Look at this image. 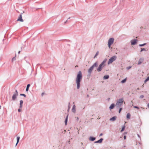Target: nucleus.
Wrapping results in <instances>:
<instances>
[{
  "instance_id": "1",
  "label": "nucleus",
  "mask_w": 149,
  "mask_h": 149,
  "mask_svg": "<svg viewBox=\"0 0 149 149\" xmlns=\"http://www.w3.org/2000/svg\"><path fill=\"white\" fill-rule=\"evenodd\" d=\"M82 77V73L81 71H79L77 74L76 79V82L77 85V88L79 89L80 87V82Z\"/></svg>"
},
{
  "instance_id": "2",
  "label": "nucleus",
  "mask_w": 149,
  "mask_h": 149,
  "mask_svg": "<svg viewBox=\"0 0 149 149\" xmlns=\"http://www.w3.org/2000/svg\"><path fill=\"white\" fill-rule=\"evenodd\" d=\"M98 65V63L97 62H96L93 64V65L91 66L89 68L88 70V75L89 76H90L94 68L95 67H97Z\"/></svg>"
},
{
  "instance_id": "3",
  "label": "nucleus",
  "mask_w": 149,
  "mask_h": 149,
  "mask_svg": "<svg viewBox=\"0 0 149 149\" xmlns=\"http://www.w3.org/2000/svg\"><path fill=\"white\" fill-rule=\"evenodd\" d=\"M107 61V59L106 58L99 65L97 69V70L98 72H100L102 71V69L105 65V63Z\"/></svg>"
},
{
  "instance_id": "4",
  "label": "nucleus",
  "mask_w": 149,
  "mask_h": 149,
  "mask_svg": "<svg viewBox=\"0 0 149 149\" xmlns=\"http://www.w3.org/2000/svg\"><path fill=\"white\" fill-rule=\"evenodd\" d=\"M124 102L123 98H121L118 100L115 105V106L117 108H119L123 104Z\"/></svg>"
},
{
  "instance_id": "5",
  "label": "nucleus",
  "mask_w": 149,
  "mask_h": 149,
  "mask_svg": "<svg viewBox=\"0 0 149 149\" xmlns=\"http://www.w3.org/2000/svg\"><path fill=\"white\" fill-rule=\"evenodd\" d=\"M117 58V57L116 56H114L112 57L109 59L108 62V64H109L112 63L115 61Z\"/></svg>"
},
{
  "instance_id": "6",
  "label": "nucleus",
  "mask_w": 149,
  "mask_h": 149,
  "mask_svg": "<svg viewBox=\"0 0 149 149\" xmlns=\"http://www.w3.org/2000/svg\"><path fill=\"white\" fill-rule=\"evenodd\" d=\"M18 93L17 90L14 93L12 97V100L13 101H15L17 99V96H18Z\"/></svg>"
},
{
  "instance_id": "7",
  "label": "nucleus",
  "mask_w": 149,
  "mask_h": 149,
  "mask_svg": "<svg viewBox=\"0 0 149 149\" xmlns=\"http://www.w3.org/2000/svg\"><path fill=\"white\" fill-rule=\"evenodd\" d=\"M114 39L113 38H111L109 39L108 41V45L109 48L111 47V45L113 43Z\"/></svg>"
},
{
  "instance_id": "8",
  "label": "nucleus",
  "mask_w": 149,
  "mask_h": 149,
  "mask_svg": "<svg viewBox=\"0 0 149 149\" xmlns=\"http://www.w3.org/2000/svg\"><path fill=\"white\" fill-rule=\"evenodd\" d=\"M144 60V59L143 58H141L139 60L138 62L137 63L138 65H140L143 62Z\"/></svg>"
},
{
  "instance_id": "9",
  "label": "nucleus",
  "mask_w": 149,
  "mask_h": 149,
  "mask_svg": "<svg viewBox=\"0 0 149 149\" xmlns=\"http://www.w3.org/2000/svg\"><path fill=\"white\" fill-rule=\"evenodd\" d=\"M22 13L19 15V16L17 19V21H19L21 22H23L24 21L22 19Z\"/></svg>"
},
{
  "instance_id": "10",
  "label": "nucleus",
  "mask_w": 149,
  "mask_h": 149,
  "mask_svg": "<svg viewBox=\"0 0 149 149\" xmlns=\"http://www.w3.org/2000/svg\"><path fill=\"white\" fill-rule=\"evenodd\" d=\"M137 41V40L136 39H134L133 40L131 41V44L132 45H135L136 43V41Z\"/></svg>"
},
{
  "instance_id": "11",
  "label": "nucleus",
  "mask_w": 149,
  "mask_h": 149,
  "mask_svg": "<svg viewBox=\"0 0 149 149\" xmlns=\"http://www.w3.org/2000/svg\"><path fill=\"white\" fill-rule=\"evenodd\" d=\"M103 139L101 138L99 140H98L97 141H95V143H101L102 142V141H103Z\"/></svg>"
},
{
  "instance_id": "12",
  "label": "nucleus",
  "mask_w": 149,
  "mask_h": 149,
  "mask_svg": "<svg viewBox=\"0 0 149 149\" xmlns=\"http://www.w3.org/2000/svg\"><path fill=\"white\" fill-rule=\"evenodd\" d=\"M75 107V105H74L72 109V111L74 113H75L76 111Z\"/></svg>"
},
{
  "instance_id": "13",
  "label": "nucleus",
  "mask_w": 149,
  "mask_h": 149,
  "mask_svg": "<svg viewBox=\"0 0 149 149\" xmlns=\"http://www.w3.org/2000/svg\"><path fill=\"white\" fill-rule=\"evenodd\" d=\"M117 117L116 116H114L113 117H112L110 119V120L112 121H115Z\"/></svg>"
},
{
  "instance_id": "14",
  "label": "nucleus",
  "mask_w": 149,
  "mask_h": 149,
  "mask_svg": "<svg viewBox=\"0 0 149 149\" xmlns=\"http://www.w3.org/2000/svg\"><path fill=\"white\" fill-rule=\"evenodd\" d=\"M23 101L21 100L20 101L19 108H21L23 106Z\"/></svg>"
},
{
  "instance_id": "15",
  "label": "nucleus",
  "mask_w": 149,
  "mask_h": 149,
  "mask_svg": "<svg viewBox=\"0 0 149 149\" xmlns=\"http://www.w3.org/2000/svg\"><path fill=\"white\" fill-rule=\"evenodd\" d=\"M96 138L95 137L90 136L89 138V140L92 141H94L95 139Z\"/></svg>"
},
{
  "instance_id": "16",
  "label": "nucleus",
  "mask_w": 149,
  "mask_h": 149,
  "mask_svg": "<svg viewBox=\"0 0 149 149\" xmlns=\"http://www.w3.org/2000/svg\"><path fill=\"white\" fill-rule=\"evenodd\" d=\"M114 107V104H111L110 107H109V109H113Z\"/></svg>"
},
{
  "instance_id": "17",
  "label": "nucleus",
  "mask_w": 149,
  "mask_h": 149,
  "mask_svg": "<svg viewBox=\"0 0 149 149\" xmlns=\"http://www.w3.org/2000/svg\"><path fill=\"white\" fill-rule=\"evenodd\" d=\"M109 77V76L108 75H106L104 77L103 79H108Z\"/></svg>"
},
{
  "instance_id": "18",
  "label": "nucleus",
  "mask_w": 149,
  "mask_h": 149,
  "mask_svg": "<svg viewBox=\"0 0 149 149\" xmlns=\"http://www.w3.org/2000/svg\"><path fill=\"white\" fill-rule=\"evenodd\" d=\"M17 143L16 144L15 146H17V144L19 142V140L20 139V137L19 136H17Z\"/></svg>"
},
{
  "instance_id": "19",
  "label": "nucleus",
  "mask_w": 149,
  "mask_h": 149,
  "mask_svg": "<svg viewBox=\"0 0 149 149\" xmlns=\"http://www.w3.org/2000/svg\"><path fill=\"white\" fill-rule=\"evenodd\" d=\"M127 118L128 119H130V113H128L127 115Z\"/></svg>"
},
{
  "instance_id": "20",
  "label": "nucleus",
  "mask_w": 149,
  "mask_h": 149,
  "mask_svg": "<svg viewBox=\"0 0 149 149\" xmlns=\"http://www.w3.org/2000/svg\"><path fill=\"white\" fill-rule=\"evenodd\" d=\"M30 86V84H28L26 86V91H27L29 90V88Z\"/></svg>"
},
{
  "instance_id": "21",
  "label": "nucleus",
  "mask_w": 149,
  "mask_h": 149,
  "mask_svg": "<svg viewBox=\"0 0 149 149\" xmlns=\"http://www.w3.org/2000/svg\"><path fill=\"white\" fill-rule=\"evenodd\" d=\"M68 116L67 115L66 118L65 120V125H66L67 124V121H68Z\"/></svg>"
},
{
  "instance_id": "22",
  "label": "nucleus",
  "mask_w": 149,
  "mask_h": 149,
  "mask_svg": "<svg viewBox=\"0 0 149 149\" xmlns=\"http://www.w3.org/2000/svg\"><path fill=\"white\" fill-rule=\"evenodd\" d=\"M126 80H127V78H125V79H123V80H122L121 81V83H122L123 84L124 83L126 82Z\"/></svg>"
},
{
  "instance_id": "23",
  "label": "nucleus",
  "mask_w": 149,
  "mask_h": 149,
  "mask_svg": "<svg viewBox=\"0 0 149 149\" xmlns=\"http://www.w3.org/2000/svg\"><path fill=\"white\" fill-rule=\"evenodd\" d=\"M149 80V76L145 80L144 82L146 83Z\"/></svg>"
},
{
  "instance_id": "24",
  "label": "nucleus",
  "mask_w": 149,
  "mask_h": 149,
  "mask_svg": "<svg viewBox=\"0 0 149 149\" xmlns=\"http://www.w3.org/2000/svg\"><path fill=\"white\" fill-rule=\"evenodd\" d=\"M16 59V57L15 56L12 59V62H13L14 61H15V60Z\"/></svg>"
},
{
  "instance_id": "25",
  "label": "nucleus",
  "mask_w": 149,
  "mask_h": 149,
  "mask_svg": "<svg viewBox=\"0 0 149 149\" xmlns=\"http://www.w3.org/2000/svg\"><path fill=\"white\" fill-rule=\"evenodd\" d=\"M125 126H123V127H122V129H121V132L123 131H124V130L125 129Z\"/></svg>"
},
{
  "instance_id": "26",
  "label": "nucleus",
  "mask_w": 149,
  "mask_h": 149,
  "mask_svg": "<svg viewBox=\"0 0 149 149\" xmlns=\"http://www.w3.org/2000/svg\"><path fill=\"white\" fill-rule=\"evenodd\" d=\"M98 54H99V52L97 51L96 52V54H95V56H94V58H95V57L98 55Z\"/></svg>"
},
{
  "instance_id": "27",
  "label": "nucleus",
  "mask_w": 149,
  "mask_h": 149,
  "mask_svg": "<svg viewBox=\"0 0 149 149\" xmlns=\"http://www.w3.org/2000/svg\"><path fill=\"white\" fill-rule=\"evenodd\" d=\"M146 45V43H144L142 44H139V46L140 47H142V46H143Z\"/></svg>"
},
{
  "instance_id": "28",
  "label": "nucleus",
  "mask_w": 149,
  "mask_h": 149,
  "mask_svg": "<svg viewBox=\"0 0 149 149\" xmlns=\"http://www.w3.org/2000/svg\"><path fill=\"white\" fill-rule=\"evenodd\" d=\"M20 95L21 96H23L24 97H26V95L24 94H20Z\"/></svg>"
},
{
  "instance_id": "29",
  "label": "nucleus",
  "mask_w": 149,
  "mask_h": 149,
  "mask_svg": "<svg viewBox=\"0 0 149 149\" xmlns=\"http://www.w3.org/2000/svg\"><path fill=\"white\" fill-rule=\"evenodd\" d=\"M132 67V66H129V67H127L126 68V69L127 70H129V69H130Z\"/></svg>"
},
{
  "instance_id": "30",
  "label": "nucleus",
  "mask_w": 149,
  "mask_h": 149,
  "mask_svg": "<svg viewBox=\"0 0 149 149\" xmlns=\"http://www.w3.org/2000/svg\"><path fill=\"white\" fill-rule=\"evenodd\" d=\"M146 49L145 48H141V52H142V51H146Z\"/></svg>"
},
{
  "instance_id": "31",
  "label": "nucleus",
  "mask_w": 149,
  "mask_h": 149,
  "mask_svg": "<svg viewBox=\"0 0 149 149\" xmlns=\"http://www.w3.org/2000/svg\"><path fill=\"white\" fill-rule=\"evenodd\" d=\"M144 97V96L143 95H140L139 97V98L141 99L143 98Z\"/></svg>"
},
{
  "instance_id": "32",
  "label": "nucleus",
  "mask_w": 149,
  "mask_h": 149,
  "mask_svg": "<svg viewBox=\"0 0 149 149\" xmlns=\"http://www.w3.org/2000/svg\"><path fill=\"white\" fill-rule=\"evenodd\" d=\"M122 108H120V109H119V113H120L121 111L122 110Z\"/></svg>"
},
{
  "instance_id": "33",
  "label": "nucleus",
  "mask_w": 149,
  "mask_h": 149,
  "mask_svg": "<svg viewBox=\"0 0 149 149\" xmlns=\"http://www.w3.org/2000/svg\"><path fill=\"white\" fill-rule=\"evenodd\" d=\"M134 108H135L138 109H139V108L138 107H137V106H134Z\"/></svg>"
},
{
  "instance_id": "34",
  "label": "nucleus",
  "mask_w": 149,
  "mask_h": 149,
  "mask_svg": "<svg viewBox=\"0 0 149 149\" xmlns=\"http://www.w3.org/2000/svg\"><path fill=\"white\" fill-rule=\"evenodd\" d=\"M20 108L18 110V112H20V111H21V110H22V109H20Z\"/></svg>"
},
{
  "instance_id": "35",
  "label": "nucleus",
  "mask_w": 149,
  "mask_h": 149,
  "mask_svg": "<svg viewBox=\"0 0 149 149\" xmlns=\"http://www.w3.org/2000/svg\"><path fill=\"white\" fill-rule=\"evenodd\" d=\"M137 136H138V137L140 139V140H141V137H140V136H139V134H138Z\"/></svg>"
},
{
  "instance_id": "36",
  "label": "nucleus",
  "mask_w": 149,
  "mask_h": 149,
  "mask_svg": "<svg viewBox=\"0 0 149 149\" xmlns=\"http://www.w3.org/2000/svg\"><path fill=\"white\" fill-rule=\"evenodd\" d=\"M69 104H70V103H69ZM68 109H69H69L70 107V105L69 104V105L68 106Z\"/></svg>"
},
{
  "instance_id": "37",
  "label": "nucleus",
  "mask_w": 149,
  "mask_h": 149,
  "mask_svg": "<svg viewBox=\"0 0 149 149\" xmlns=\"http://www.w3.org/2000/svg\"><path fill=\"white\" fill-rule=\"evenodd\" d=\"M102 135H103V134H102V133H101V134H100V135H99V136H102Z\"/></svg>"
},
{
  "instance_id": "38",
  "label": "nucleus",
  "mask_w": 149,
  "mask_h": 149,
  "mask_svg": "<svg viewBox=\"0 0 149 149\" xmlns=\"http://www.w3.org/2000/svg\"><path fill=\"white\" fill-rule=\"evenodd\" d=\"M126 136H124V139H126Z\"/></svg>"
},
{
  "instance_id": "39",
  "label": "nucleus",
  "mask_w": 149,
  "mask_h": 149,
  "mask_svg": "<svg viewBox=\"0 0 149 149\" xmlns=\"http://www.w3.org/2000/svg\"><path fill=\"white\" fill-rule=\"evenodd\" d=\"M44 93H42L41 94L42 96H43L44 95Z\"/></svg>"
},
{
  "instance_id": "40",
  "label": "nucleus",
  "mask_w": 149,
  "mask_h": 149,
  "mask_svg": "<svg viewBox=\"0 0 149 149\" xmlns=\"http://www.w3.org/2000/svg\"><path fill=\"white\" fill-rule=\"evenodd\" d=\"M148 107L149 108V103L148 104Z\"/></svg>"
},
{
  "instance_id": "41",
  "label": "nucleus",
  "mask_w": 149,
  "mask_h": 149,
  "mask_svg": "<svg viewBox=\"0 0 149 149\" xmlns=\"http://www.w3.org/2000/svg\"><path fill=\"white\" fill-rule=\"evenodd\" d=\"M70 140H69L68 141V143H69V144H70Z\"/></svg>"
},
{
  "instance_id": "42",
  "label": "nucleus",
  "mask_w": 149,
  "mask_h": 149,
  "mask_svg": "<svg viewBox=\"0 0 149 149\" xmlns=\"http://www.w3.org/2000/svg\"><path fill=\"white\" fill-rule=\"evenodd\" d=\"M87 97H89V95H87Z\"/></svg>"
},
{
  "instance_id": "43",
  "label": "nucleus",
  "mask_w": 149,
  "mask_h": 149,
  "mask_svg": "<svg viewBox=\"0 0 149 149\" xmlns=\"http://www.w3.org/2000/svg\"><path fill=\"white\" fill-rule=\"evenodd\" d=\"M20 51H19V52H18V54H19V53H20Z\"/></svg>"
},
{
  "instance_id": "44",
  "label": "nucleus",
  "mask_w": 149,
  "mask_h": 149,
  "mask_svg": "<svg viewBox=\"0 0 149 149\" xmlns=\"http://www.w3.org/2000/svg\"><path fill=\"white\" fill-rule=\"evenodd\" d=\"M139 90V88H138L137 89V90Z\"/></svg>"
},
{
  "instance_id": "45",
  "label": "nucleus",
  "mask_w": 149,
  "mask_h": 149,
  "mask_svg": "<svg viewBox=\"0 0 149 149\" xmlns=\"http://www.w3.org/2000/svg\"><path fill=\"white\" fill-rule=\"evenodd\" d=\"M67 22V20H66L65 22V23Z\"/></svg>"
},
{
  "instance_id": "46",
  "label": "nucleus",
  "mask_w": 149,
  "mask_h": 149,
  "mask_svg": "<svg viewBox=\"0 0 149 149\" xmlns=\"http://www.w3.org/2000/svg\"><path fill=\"white\" fill-rule=\"evenodd\" d=\"M131 102H132V103H133V102L132 101H131Z\"/></svg>"
},
{
  "instance_id": "47",
  "label": "nucleus",
  "mask_w": 149,
  "mask_h": 149,
  "mask_svg": "<svg viewBox=\"0 0 149 149\" xmlns=\"http://www.w3.org/2000/svg\"><path fill=\"white\" fill-rule=\"evenodd\" d=\"M69 109H68V111H69Z\"/></svg>"
},
{
  "instance_id": "48",
  "label": "nucleus",
  "mask_w": 149,
  "mask_h": 149,
  "mask_svg": "<svg viewBox=\"0 0 149 149\" xmlns=\"http://www.w3.org/2000/svg\"><path fill=\"white\" fill-rule=\"evenodd\" d=\"M70 17H69V18H68V19H70Z\"/></svg>"
},
{
  "instance_id": "49",
  "label": "nucleus",
  "mask_w": 149,
  "mask_h": 149,
  "mask_svg": "<svg viewBox=\"0 0 149 149\" xmlns=\"http://www.w3.org/2000/svg\"><path fill=\"white\" fill-rule=\"evenodd\" d=\"M1 106H0V108H1Z\"/></svg>"
}]
</instances>
